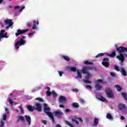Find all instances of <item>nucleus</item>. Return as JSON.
Segmentation results:
<instances>
[{"label": "nucleus", "mask_w": 127, "mask_h": 127, "mask_svg": "<svg viewBox=\"0 0 127 127\" xmlns=\"http://www.w3.org/2000/svg\"><path fill=\"white\" fill-rule=\"evenodd\" d=\"M98 124H99V120L98 119V118H94L93 127H97Z\"/></svg>", "instance_id": "a211bd4d"}, {"label": "nucleus", "mask_w": 127, "mask_h": 127, "mask_svg": "<svg viewBox=\"0 0 127 127\" xmlns=\"http://www.w3.org/2000/svg\"><path fill=\"white\" fill-rule=\"evenodd\" d=\"M44 113H45V114H46V113L45 112H47V113H50V108L49 107H46V108H44Z\"/></svg>", "instance_id": "a878e982"}, {"label": "nucleus", "mask_w": 127, "mask_h": 127, "mask_svg": "<svg viewBox=\"0 0 127 127\" xmlns=\"http://www.w3.org/2000/svg\"><path fill=\"white\" fill-rule=\"evenodd\" d=\"M59 104H66L67 103V98L64 96H61L58 99Z\"/></svg>", "instance_id": "423d86ee"}, {"label": "nucleus", "mask_w": 127, "mask_h": 127, "mask_svg": "<svg viewBox=\"0 0 127 127\" xmlns=\"http://www.w3.org/2000/svg\"><path fill=\"white\" fill-rule=\"evenodd\" d=\"M42 123H43V124H44V125H46L47 124V121L43 120V121H42Z\"/></svg>", "instance_id": "3c124183"}, {"label": "nucleus", "mask_w": 127, "mask_h": 127, "mask_svg": "<svg viewBox=\"0 0 127 127\" xmlns=\"http://www.w3.org/2000/svg\"><path fill=\"white\" fill-rule=\"evenodd\" d=\"M45 113H46V114L49 117H50V118L52 120V123H53V124H55V119L54 118V116H53V114H52V113H51V112H45Z\"/></svg>", "instance_id": "1a4fd4ad"}, {"label": "nucleus", "mask_w": 127, "mask_h": 127, "mask_svg": "<svg viewBox=\"0 0 127 127\" xmlns=\"http://www.w3.org/2000/svg\"><path fill=\"white\" fill-rule=\"evenodd\" d=\"M19 108L20 109L21 112L23 114V113H24V111L23 110V108H22V107L21 106H19Z\"/></svg>", "instance_id": "c03bdc74"}, {"label": "nucleus", "mask_w": 127, "mask_h": 127, "mask_svg": "<svg viewBox=\"0 0 127 127\" xmlns=\"http://www.w3.org/2000/svg\"><path fill=\"white\" fill-rule=\"evenodd\" d=\"M102 64V65H103V66H104L105 67H109L110 66V63H109L108 61H110V59L108 58H105L103 60Z\"/></svg>", "instance_id": "20e7f679"}, {"label": "nucleus", "mask_w": 127, "mask_h": 127, "mask_svg": "<svg viewBox=\"0 0 127 127\" xmlns=\"http://www.w3.org/2000/svg\"><path fill=\"white\" fill-rule=\"evenodd\" d=\"M36 100H37L38 101H39V102H43V100L42 99V98H37L36 99Z\"/></svg>", "instance_id": "a18cd8bd"}, {"label": "nucleus", "mask_w": 127, "mask_h": 127, "mask_svg": "<svg viewBox=\"0 0 127 127\" xmlns=\"http://www.w3.org/2000/svg\"><path fill=\"white\" fill-rule=\"evenodd\" d=\"M115 88H116V89H117L118 92H121V90L123 89V88H122V87H121L119 85H116Z\"/></svg>", "instance_id": "393cba45"}, {"label": "nucleus", "mask_w": 127, "mask_h": 127, "mask_svg": "<svg viewBox=\"0 0 127 127\" xmlns=\"http://www.w3.org/2000/svg\"><path fill=\"white\" fill-rule=\"evenodd\" d=\"M84 64H85V65H93V63L92 62H90L88 61H86L84 62H83Z\"/></svg>", "instance_id": "bb28decb"}, {"label": "nucleus", "mask_w": 127, "mask_h": 127, "mask_svg": "<svg viewBox=\"0 0 127 127\" xmlns=\"http://www.w3.org/2000/svg\"><path fill=\"white\" fill-rule=\"evenodd\" d=\"M76 119L77 118H72V122H73V123H75L76 125H79V122H78Z\"/></svg>", "instance_id": "c85d7f7f"}, {"label": "nucleus", "mask_w": 127, "mask_h": 127, "mask_svg": "<svg viewBox=\"0 0 127 127\" xmlns=\"http://www.w3.org/2000/svg\"><path fill=\"white\" fill-rule=\"evenodd\" d=\"M17 8H19V6L16 5L14 7L15 9H17Z\"/></svg>", "instance_id": "bf43d9fd"}, {"label": "nucleus", "mask_w": 127, "mask_h": 127, "mask_svg": "<svg viewBox=\"0 0 127 127\" xmlns=\"http://www.w3.org/2000/svg\"><path fill=\"white\" fill-rule=\"evenodd\" d=\"M110 74L111 76H112V77H116V74H115V73L110 72Z\"/></svg>", "instance_id": "79ce46f5"}, {"label": "nucleus", "mask_w": 127, "mask_h": 127, "mask_svg": "<svg viewBox=\"0 0 127 127\" xmlns=\"http://www.w3.org/2000/svg\"><path fill=\"white\" fill-rule=\"evenodd\" d=\"M107 119H108L109 120H113V116H112V115H111L109 113H108L106 116Z\"/></svg>", "instance_id": "cd10ccee"}, {"label": "nucleus", "mask_w": 127, "mask_h": 127, "mask_svg": "<svg viewBox=\"0 0 127 127\" xmlns=\"http://www.w3.org/2000/svg\"><path fill=\"white\" fill-rule=\"evenodd\" d=\"M25 8V6H22L21 9L19 10V11H22Z\"/></svg>", "instance_id": "8fccbe9b"}, {"label": "nucleus", "mask_w": 127, "mask_h": 127, "mask_svg": "<svg viewBox=\"0 0 127 127\" xmlns=\"http://www.w3.org/2000/svg\"><path fill=\"white\" fill-rule=\"evenodd\" d=\"M18 119H19V120L21 121V122H24V117H23V116H18Z\"/></svg>", "instance_id": "2f4dec72"}, {"label": "nucleus", "mask_w": 127, "mask_h": 127, "mask_svg": "<svg viewBox=\"0 0 127 127\" xmlns=\"http://www.w3.org/2000/svg\"><path fill=\"white\" fill-rule=\"evenodd\" d=\"M100 83L103 84L104 83V80L103 79H98L97 80L95 81V87L96 88V91H101L102 90L103 86L100 85Z\"/></svg>", "instance_id": "f03ea898"}, {"label": "nucleus", "mask_w": 127, "mask_h": 127, "mask_svg": "<svg viewBox=\"0 0 127 127\" xmlns=\"http://www.w3.org/2000/svg\"><path fill=\"white\" fill-rule=\"evenodd\" d=\"M4 32H5V31L4 30H1L0 32V36H1V37H4L5 38H7L8 36L3 35L4 34Z\"/></svg>", "instance_id": "dca6fc26"}, {"label": "nucleus", "mask_w": 127, "mask_h": 127, "mask_svg": "<svg viewBox=\"0 0 127 127\" xmlns=\"http://www.w3.org/2000/svg\"><path fill=\"white\" fill-rule=\"evenodd\" d=\"M86 88H87V89H92V86L90 85H86Z\"/></svg>", "instance_id": "5fc2aeb1"}, {"label": "nucleus", "mask_w": 127, "mask_h": 127, "mask_svg": "<svg viewBox=\"0 0 127 127\" xmlns=\"http://www.w3.org/2000/svg\"><path fill=\"white\" fill-rule=\"evenodd\" d=\"M46 94H47V96L48 97H49L50 96H51V94H52V92H50L49 91H47Z\"/></svg>", "instance_id": "a19ab883"}, {"label": "nucleus", "mask_w": 127, "mask_h": 127, "mask_svg": "<svg viewBox=\"0 0 127 127\" xmlns=\"http://www.w3.org/2000/svg\"><path fill=\"white\" fill-rule=\"evenodd\" d=\"M107 55L110 57H115L117 55V54L116 53V51H114L111 54H107Z\"/></svg>", "instance_id": "6ab92c4d"}, {"label": "nucleus", "mask_w": 127, "mask_h": 127, "mask_svg": "<svg viewBox=\"0 0 127 127\" xmlns=\"http://www.w3.org/2000/svg\"><path fill=\"white\" fill-rule=\"evenodd\" d=\"M121 120H123V121H124V120H126V118H125V117H124L123 116H122L121 117Z\"/></svg>", "instance_id": "13d9d810"}, {"label": "nucleus", "mask_w": 127, "mask_h": 127, "mask_svg": "<svg viewBox=\"0 0 127 127\" xmlns=\"http://www.w3.org/2000/svg\"><path fill=\"white\" fill-rule=\"evenodd\" d=\"M34 110L37 111L38 112H42V106L40 104V103H37L35 106H34Z\"/></svg>", "instance_id": "6e6552de"}, {"label": "nucleus", "mask_w": 127, "mask_h": 127, "mask_svg": "<svg viewBox=\"0 0 127 127\" xmlns=\"http://www.w3.org/2000/svg\"><path fill=\"white\" fill-rule=\"evenodd\" d=\"M4 23L6 25H8L9 27L12 26L13 22H12V19H6L4 20Z\"/></svg>", "instance_id": "9d476101"}, {"label": "nucleus", "mask_w": 127, "mask_h": 127, "mask_svg": "<svg viewBox=\"0 0 127 127\" xmlns=\"http://www.w3.org/2000/svg\"><path fill=\"white\" fill-rule=\"evenodd\" d=\"M1 27H4V24L3 23H0Z\"/></svg>", "instance_id": "052dcab7"}, {"label": "nucleus", "mask_w": 127, "mask_h": 127, "mask_svg": "<svg viewBox=\"0 0 127 127\" xmlns=\"http://www.w3.org/2000/svg\"><path fill=\"white\" fill-rule=\"evenodd\" d=\"M5 112H6L7 115H8L9 114V111H8V109H7V108H5Z\"/></svg>", "instance_id": "09e8293b"}, {"label": "nucleus", "mask_w": 127, "mask_h": 127, "mask_svg": "<svg viewBox=\"0 0 127 127\" xmlns=\"http://www.w3.org/2000/svg\"><path fill=\"white\" fill-rule=\"evenodd\" d=\"M83 82L85 83V84H91L92 83L91 81H90L89 80H83Z\"/></svg>", "instance_id": "72a5a7b5"}, {"label": "nucleus", "mask_w": 127, "mask_h": 127, "mask_svg": "<svg viewBox=\"0 0 127 127\" xmlns=\"http://www.w3.org/2000/svg\"><path fill=\"white\" fill-rule=\"evenodd\" d=\"M7 117H6V114H4L3 115V118H2V120L3 121H6V119H7Z\"/></svg>", "instance_id": "e433bc0d"}, {"label": "nucleus", "mask_w": 127, "mask_h": 127, "mask_svg": "<svg viewBox=\"0 0 127 127\" xmlns=\"http://www.w3.org/2000/svg\"><path fill=\"white\" fill-rule=\"evenodd\" d=\"M25 118L26 119L27 123H28V125L30 126V125L31 124V118L30 117V116L26 115L25 116Z\"/></svg>", "instance_id": "ddd939ff"}, {"label": "nucleus", "mask_w": 127, "mask_h": 127, "mask_svg": "<svg viewBox=\"0 0 127 127\" xmlns=\"http://www.w3.org/2000/svg\"><path fill=\"white\" fill-rule=\"evenodd\" d=\"M72 107H73V108H76L77 109L79 108V103L76 102H74L73 103H72Z\"/></svg>", "instance_id": "b1692460"}, {"label": "nucleus", "mask_w": 127, "mask_h": 127, "mask_svg": "<svg viewBox=\"0 0 127 127\" xmlns=\"http://www.w3.org/2000/svg\"><path fill=\"white\" fill-rule=\"evenodd\" d=\"M8 102L9 104H10V105H12V104H13V101H12V100L11 99H9Z\"/></svg>", "instance_id": "49530a36"}, {"label": "nucleus", "mask_w": 127, "mask_h": 127, "mask_svg": "<svg viewBox=\"0 0 127 127\" xmlns=\"http://www.w3.org/2000/svg\"><path fill=\"white\" fill-rule=\"evenodd\" d=\"M21 40H19L15 43L16 49H19L20 46H21L22 45H24L25 44V43Z\"/></svg>", "instance_id": "0eeeda50"}, {"label": "nucleus", "mask_w": 127, "mask_h": 127, "mask_svg": "<svg viewBox=\"0 0 127 127\" xmlns=\"http://www.w3.org/2000/svg\"><path fill=\"white\" fill-rule=\"evenodd\" d=\"M12 7V6L11 5H9V8H11Z\"/></svg>", "instance_id": "0e129e2a"}, {"label": "nucleus", "mask_w": 127, "mask_h": 127, "mask_svg": "<svg viewBox=\"0 0 127 127\" xmlns=\"http://www.w3.org/2000/svg\"><path fill=\"white\" fill-rule=\"evenodd\" d=\"M100 101H102V102H106V98H105L103 96H101L99 98Z\"/></svg>", "instance_id": "473e14b6"}, {"label": "nucleus", "mask_w": 127, "mask_h": 127, "mask_svg": "<svg viewBox=\"0 0 127 127\" xmlns=\"http://www.w3.org/2000/svg\"><path fill=\"white\" fill-rule=\"evenodd\" d=\"M60 108H65V106L62 104L59 105Z\"/></svg>", "instance_id": "4d7b16f0"}, {"label": "nucleus", "mask_w": 127, "mask_h": 127, "mask_svg": "<svg viewBox=\"0 0 127 127\" xmlns=\"http://www.w3.org/2000/svg\"><path fill=\"white\" fill-rule=\"evenodd\" d=\"M77 76L75 77L76 79H77V78H79V79H81L82 78V74H81V72L79 71L78 70H77Z\"/></svg>", "instance_id": "412c9836"}, {"label": "nucleus", "mask_w": 127, "mask_h": 127, "mask_svg": "<svg viewBox=\"0 0 127 127\" xmlns=\"http://www.w3.org/2000/svg\"><path fill=\"white\" fill-rule=\"evenodd\" d=\"M56 127H62L60 124H58L56 125Z\"/></svg>", "instance_id": "680f3d73"}, {"label": "nucleus", "mask_w": 127, "mask_h": 127, "mask_svg": "<svg viewBox=\"0 0 127 127\" xmlns=\"http://www.w3.org/2000/svg\"><path fill=\"white\" fill-rule=\"evenodd\" d=\"M122 96L126 101H127V94L126 92H122Z\"/></svg>", "instance_id": "4be33fe9"}, {"label": "nucleus", "mask_w": 127, "mask_h": 127, "mask_svg": "<svg viewBox=\"0 0 127 127\" xmlns=\"http://www.w3.org/2000/svg\"><path fill=\"white\" fill-rule=\"evenodd\" d=\"M33 33H30L28 34V36H30V35H32Z\"/></svg>", "instance_id": "338daca9"}, {"label": "nucleus", "mask_w": 127, "mask_h": 127, "mask_svg": "<svg viewBox=\"0 0 127 127\" xmlns=\"http://www.w3.org/2000/svg\"><path fill=\"white\" fill-rule=\"evenodd\" d=\"M115 69L116 71H118V72L121 71V69H120V67H119L118 66L116 65L115 66Z\"/></svg>", "instance_id": "c9c22d12"}, {"label": "nucleus", "mask_w": 127, "mask_h": 127, "mask_svg": "<svg viewBox=\"0 0 127 127\" xmlns=\"http://www.w3.org/2000/svg\"><path fill=\"white\" fill-rule=\"evenodd\" d=\"M120 72L122 74L123 76H124V77L127 76V70H126L124 67L121 68Z\"/></svg>", "instance_id": "4468645a"}, {"label": "nucleus", "mask_w": 127, "mask_h": 127, "mask_svg": "<svg viewBox=\"0 0 127 127\" xmlns=\"http://www.w3.org/2000/svg\"><path fill=\"white\" fill-rule=\"evenodd\" d=\"M107 98L108 99H114L115 98V94L113 92V90L110 88H107L105 90Z\"/></svg>", "instance_id": "f257e3e1"}, {"label": "nucleus", "mask_w": 127, "mask_h": 127, "mask_svg": "<svg viewBox=\"0 0 127 127\" xmlns=\"http://www.w3.org/2000/svg\"><path fill=\"white\" fill-rule=\"evenodd\" d=\"M118 108L120 111H124L127 109V107L126 106V105L120 103L118 105Z\"/></svg>", "instance_id": "9b49d317"}, {"label": "nucleus", "mask_w": 127, "mask_h": 127, "mask_svg": "<svg viewBox=\"0 0 127 127\" xmlns=\"http://www.w3.org/2000/svg\"><path fill=\"white\" fill-rule=\"evenodd\" d=\"M82 72L83 74H88V73H89L88 71V67H87L86 66L83 67L82 69Z\"/></svg>", "instance_id": "2eb2a0df"}, {"label": "nucleus", "mask_w": 127, "mask_h": 127, "mask_svg": "<svg viewBox=\"0 0 127 127\" xmlns=\"http://www.w3.org/2000/svg\"><path fill=\"white\" fill-rule=\"evenodd\" d=\"M72 92H74V93H78L79 92V89L74 88L71 89Z\"/></svg>", "instance_id": "f704fd0d"}, {"label": "nucleus", "mask_w": 127, "mask_h": 127, "mask_svg": "<svg viewBox=\"0 0 127 127\" xmlns=\"http://www.w3.org/2000/svg\"><path fill=\"white\" fill-rule=\"evenodd\" d=\"M26 108L28 110V111H29V112H33V111H34V106L32 107V106L30 105L27 106Z\"/></svg>", "instance_id": "f3484780"}, {"label": "nucleus", "mask_w": 127, "mask_h": 127, "mask_svg": "<svg viewBox=\"0 0 127 127\" xmlns=\"http://www.w3.org/2000/svg\"><path fill=\"white\" fill-rule=\"evenodd\" d=\"M27 31H29V29H25V30H20L18 29L17 30V33H15V35L16 36H19V35H21V34H23L25 33V32H27Z\"/></svg>", "instance_id": "39448f33"}, {"label": "nucleus", "mask_w": 127, "mask_h": 127, "mask_svg": "<svg viewBox=\"0 0 127 127\" xmlns=\"http://www.w3.org/2000/svg\"><path fill=\"white\" fill-rule=\"evenodd\" d=\"M3 1V0H0V4Z\"/></svg>", "instance_id": "774afa93"}, {"label": "nucleus", "mask_w": 127, "mask_h": 127, "mask_svg": "<svg viewBox=\"0 0 127 127\" xmlns=\"http://www.w3.org/2000/svg\"><path fill=\"white\" fill-rule=\"evenodd\" d=\"M62 57L65 61L69 62L70 61V58L67 56H62Z\"/></svg>", "instance_id": "5701e85b"}, {"label": "nucleus", "mask_w": 127, "mask_h": 127, "mask_svg": "<svg viewBox=\"0 0 127 127\" xmlns=\"http://www.w3.org/2000/svg\"><path fill=\"white\" fill-rule=\"evenodd\" d=\"M46 89H48L47 92H49L50 91V87H46Z\"/></svg>", "instance_id": "6e6d98bb"}, {"label": "nucleus", "mask_w": 127, "mask_h": 127, "mask_svg": "<svg viewBox=\"0 0 127 127\" xmlns=\"http://www.w3.org/2000/svg\"><path fill=\"white\" fill-rule=\"evenodd\" d=\"M33 23V25L32 26V29H34V30L37 29V25L39 24L38 20H34Z\"/></svg>", "instance_id": "f8f14e48"}, {"label": "nucleus", "mask_w": 127, "mask_h": 127, "mask_svg": "<svg viewBox=\"0 0 127 127\" xmlns=\"http://www.w3.org/2000/svg\"><path fill=\"white\" fill-rule=\"evenodd\" d=\"M76 119L77 120H79V122H80L81 123H83V119H82V118H78Z\"/></svg>", "instance_id": "de8ad7c7"}, {"label": "nucleus", "mask_w": 127, "mask_h": 127, "mask_svg": "<svg viewBox=\"0 0 127 127\" xmlns=\"http://www.w3.org/2000/svg\"><path fill=\"white\" fill-rule=\"evenodd\" d=\"M90 76H91V74H90V72H88L86 73V75L85 76V78L86 79V80H89V79H90Z\"/></svg>", "instance_id": "7c9ffc66"}, {"label": "nucleus", "mask_w": 127, "mask_h": 127, "mask_svg": "<svg viewBox=\"0 0 127 127\" xmlns=\"http://www.w3.org/2000/svg\"><path fill=\"white\" fill-rule=\"evenodd\" d=\"M103 55H105L104 53H100L96 56L95 58H99V57H102Z\"/></svg>", "instance_id": "c756f323"}, {"label": "nucleus", "mask_w": 127, "mask_h": 127, "mask_svg": "<svg viewBox=\"0 0 127 127\" xmlns=\"http://www.w3.org/2000/svg\"><path fill=\"white\" fill-rule=\"evenodd\" d=\"M59 73L60 77H62V74H63V72L59 71Z\"/></svg>", "instance_id": "603ef678"}, {"label": "nucleus", "mask_w": 127, "mask_h": 127, "mask_svg": "<svg viewBox=\"0 0 127 127\" xmlns=\"http://www.w3.org/2000/svg\"><path fill=\"white\" fill-rule=\"evenodd\" d=\"M25 36H23L21 37V38L20 40H21V41L24 42L25 43H26V41L23 39H24V38H25Z\"/></svg>", "instance_id": "4c0bfd02"}, {"label": "nucleus", "mask_w": 127, "mask_h": 127, "mask_svg": "<svg viewBox=\"0 0 127 127\" xmlns=\"http://www.w3.org/2000/svg\"><path fill=\"white\" fill-rule=\"evenodd\" d=\"M52 93H53V97H57V93H56L55 91H53Z\"/></svg>", "instance_id": "ea45409f"}, {"label": "nucleus", "mask_w": 127, "mask_h": 127, "mask_svg": "<svg viewBox=\"0 0 127 127\" xmlns=\"http://www.w3.org/2000/svg\"><path fill=\"white\" fill-rule=\"evenodd\" d=\"M0 127H3V126H4V122H3V121H2V120H1L0 121Z\"/></svg>", "instance_id": "58836bf2"}, {"label": "nucleus", "mask_w": 127, "mask_h": 127, "mask_svg": "<svg viewBox=\"0 0 127 127\" xmlns=\"http://www.w3.org/2000/svg\"><path fill=\"white\" fill-rule=\"evenodd\" d=\"M70 109H65V112H66V113H69V112H70Z\"/></svg>", "instance_id": "864d4df0"}, {"label": "nucleus", "mask_w": 127, "mask_h": 127, "mask_svg": "<svg viewBox=\"0 0 127 127\" xmlns=\"http://www.w3.org/2000/svg\"><path fill=\"white\" fill-rule=\"evenodd\" d=\"M53 114L59 119H62L64 116V113L60 111H55L53 112Z\"/></svg>", "instance_id": "7ed1b4c3"}, {"label": "nucleus", "mask_w": 127, "mask_h": 127, "mask_svg": "<svg viewBox=\"0 0 127 127\" xmlns=\"http://www.w3.org/2000/svg\"><path fill=\"white\" fill-rule=\"evenodd\" d=\"M9 26L6 27V29H8L9 28Z\"/></svg>", "instance_id": "69168bd1"}, {"label": "nucleus", "mask_w": 127, "mask_h": 127, "mask_svg": "<svg viewBox=\"0 0 127 127\" xmlns=\"http://www.w3.org/2000/svg\"><path fill=\"white\" fill-rule=\"evenodd\" d=\"M44 108H48V107H47V104L46 103L44 104Z\"/></svg>", "instance_id": "e2e57ef3"}, {"label": "nucleus", "mask_w": 127, "mask_h": 127, "mask_svg": "<svg viewBox=\"0 0 127 127\" xmlns=\"http://www.w3.org/2000/svg\"><path fill=\"white\" fill-rule=\"evenodd\" d=\"M68 68L71 72H76L77 70V68L75 67H68Z\"/></svg>", "instance_id": "aec40b11"}, {"label": "nucleus", "mask_w": 127, "mask_h": 127, "mask_svg": "<svg viewBox=\"0 0 127 127\" xmlns=\"http://www.w3.org/2000/svg\"><path fill=\"white\" fill-rule=\"evenodd\" d=\"M26 25L28 27H31V26H32L31 23H30L29 22H27Z\"/></svg>", "instance_id": "37998d69"}]
</instances>
